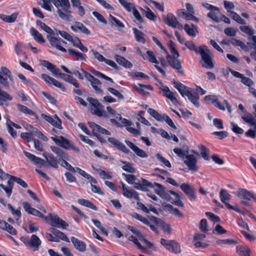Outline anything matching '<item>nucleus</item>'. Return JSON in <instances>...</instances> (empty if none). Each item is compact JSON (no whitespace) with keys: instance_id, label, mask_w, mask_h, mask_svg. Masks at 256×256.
Here are the masks:
<instances>
[{"instance_id":"nucleus-27","label":"nucleus","mask_w":256,"mask_h":256,"mask_svg":"<svg viewBox=\"0 0 256 256\" xmlns=\"http://www.w3.org/2000/svg\"><path fill=\"white\" fill-rule=\"evenodd\" d=\"M30 34L33 36L34 38L39 43H44L46 40L42 36L34 27L30 29Z\"/></svg>"},{"instance_id":"nucleus-9","label":"nucleus","mask_w":256,"mask_h":256,"mask_svg":"<svg viewBox=\"0 0 256 256\" xmlns=\"http://www.w3.org/2000/svg\"><path fill=\"white\" fill-rule=\"evenodd\" d=\"M46 38L48 40L52 46L56 48L57 50H58L64 52H67V50L61 46L62 42V39L61 38H58L50 35H47Z\"/></svg>"},{"instance_id":"nucleus-43","label":"nucleus","mask_w":256,"mask_h":256,"mask_svg":"<svg viewBox=\"0 0 256 256\" xmlns=\"http://www.w3.org/2000/svg\"><path fill=\"white\" fill-rule=\"evenodd\" d=\"M162 206L167 208L168 210L170 212L171 214L178 216L179 217H182L183 215L180 213V211L177 208H174L171 204L164 203Z\"/></svg>"},{"instance_id":"nucleus-35","label":"nucleus","mask_w":256,"mask_h":256,"mask_svg":"<svg viewBox=\"0 0 256 256\" xmlns=\"http://www.w3.org/2000/svg\"><path fill=\"white\" fill-rule=\"evenodd\" d=\"M208 16L213 20L218 22L220 20V13L218 8H216L214 10L210 11L207 14Z\"/></svg>"},{"instance_id":"nucleus-36","label":"nucleus","mask_w":256,"mask_h":256,"mask_svg":"<svg viewBox=\"0 0 256 256\" xmlns=\"http://www.w3.org/2000/svg\"><path fill=\"white\" fill-rule=\"evenodd\" d=\"M18 110L21 112L25 114L33 116L35 117L36 120H38V116L37 114L34 112L27 108L26 106H24L22 104H18Z\"/></svg>"},{"instance_id":"nucleus-13","label":"nucleus","mask_w":256,"mask_h":256,"mask_svg":"<svg viewBox=\"0 0 256 256\" xmlns=\"http://www.w3.org/2000/svg\"><path fill=\"white\" fill-rule=\"evenodd\" d=\"M172 83L174 87L178 90L181 96L184 98L187 95V92L192 90V88L186 86L180 82L176 81L174 79H173Z\"/></svg>"},{"instance_id":"nucleus-22","label":"nucleus","mask_w":256,"mask_h":256,"mask_svg":"<svg viewBox=\"0 0 256 256\" xmlns=\"http://www.w3.org/2000/svg\"><path fill=\"white\" fill-rule=\"evenodd\" d=\"M24 153L25 156L34 164H39L40 166H43L44 164V160L43 159L37 157L31 153L26 151H24Z\"/></svg>"},{"instance_id":"nucleus-34","label":"nucleus","mask_w":256,"mask_h":256,"mask_svg":"<svg viewBox=\"0 0 256 256\" xmlns=\"http://www.w3.org/2000/svg\"><path fill=\"white\" fill-rule=\"evenodd\" d=\"M132 30L136 40L142 44L146 43V40L144 37V34L136 28H132Z\"/></svg>"},{"instance_id":"nucleus-39","label":"nucleus","mask_w":256,"mask_h":256,"mask_svg":"<svg viewBox=\"0 0 256 256\" xmlns=\"http://www.w3.org/2000/svg\"><path fill=\"white\" fill-rule=\"evenodd\" d=\"M90 84L96 94H102L103 91L98 87L102 84L100 81L94 77L90 82Z\"/></svg>"},{"instance_id":"nucleus-45","label":"nucleus","mask_w":256,"mask_h":256,"mask_svg":"<svg viewBox=\"0 0 256 256\" xmlns=\"http://www.w3.org/2000/svg\"><path fill=\"white\" fill-rule=\"evenodd\" d=\"M148 112L156 120L160 122H163L162 116L163 114H159L156 110L152 108L148 109Z\"/></svg>"},{"instance_id":"nucleus-12","label":"nucleus","mask_w":256,"mask_h":256,"mask_svg":"<svg viewBox=\"0 0 256 256\" xmlns=\"http://www.w3.org/2000/svg\"><path fill=\"white\" fill-rule=\"evenodd\" d=\"M108 140L119 150L126 154H128L130 152V150L126 147V146L118 140L114 138H108Z\"/></svg>"},{"instance_id":"nucleus-29","label":"nucleus","mask_w":256,"mask_h":256,"mask_svg":"<svg viewBox=\"0 0 256 256\" xmlns=\"http://www.w3.org/2000/svg\"><path fill=\"white\" fill-rule=\"evenodd\" d=\"M122 194L127 198H134L136 200H140L138 193L134 190H130L127 187L122 190Z\"/></svg>"},{"instance_id":"nucleus-28","label":"nucleus","mask_w":256,"mask_h":256,"mask_svg":"<svg viewBox=\"0 0 256 256\" xmlns=\"http://www.w3.org/2000/svg\"><path fill=\"white\" fill-rule=\"evenodd\" d=\"M204 100L207 102L211 101L216 107L220 110H224V106L220 104L216 96L212 95L206 96L204 97Z\"/></svg>"},{"instance_id":"nucleus-54","label":"nucleus","mask_w":256,"mask_h":256,"mask_svg":"<svg viewBox=\"0 0 256 256\" xmlns=\"http://www.w3.org/2000/svg\"><path fill=\"white\" fill-rule=\"evenodd\" d=\"M133 86H134V88H135V90H136L142 96L149 95L150 93L144 90V88L143 87V84H138L137 85L134 84Z\"/></svg>"},{"instance_id":"nucleus-11","label":"nucleus","mask_w":256,"mask_h":256,"mask_svg":"<svg viewBox=\"0 0 256 256\" xmlns=\"http://www.w3.org/2000/svg\"><path fill=\"white\" fill-rule=\"evenodd\" d=\"M236 196L241 199L246 200H250L253 198L256 201V196L250 192V191L244 188H240L236 192Z\"/></svg>"},{"instance_id":"nucleus-18","label":"nucleus","mask_w":256,"mask_h":256,"mask_svg":"<svg viewBox=\"0 0 256 256\" xmlns=\"http://www.w3.org/2000/svg\"><path fill=\"white\" fill-rule=\"evenodd\" d=\"M162 86L163 88L161 90L163 92L164 96L168 98L172 103L179 104L178 100L174 96V92L170 91L168 86L162 85Z\"/></svg>"},{"instance_id":"nucleus-42","label":"nucleus","mask_w":256,"mask_h":256,"mask_svg":"<svg viewBox=\"0 0 256 256\" xmlns=\"http://www.w3.org/2000/svg\"><path fill=\"white\" fill-rule=\"evenodd\" d=\"M134 234L138 237V239L142 242H144L149 248H152L154 247V244L146 239L140 230H138Z\"/></svg>"},{"instance_id":"nucleus-63","label":"nucleus","mask_w":256,"mask_h":256,"mask_svg":"<svg viewBox=\"0 0 256 256\" xmlns=\"http://www.w3.org/2000/svg\"><path fill=\"white\" fill-rule=\"evenodd\" d=\"M201 155L205 160H209V150L204 145L200 146Z\"/></svg>"},{"instance_id":"nucleus-51","label":"nucleus","mask_w":256,"mask_h":256,"mask_svg":"<svg viewBox=\"0 0 256 256\" xmlns=\"http://www.w3.org/2000/svg\"><path fill=\"white\" fill-rule=\"evenodd\" d=\"M92 73L94 74V76L98 78H102L107 81H109L112 83L114 82V81L112 78H109L107 76H106L104 75V74H102L100 72H98L96 70H94L91 71Z\"/></svg>"},{"instance_id":"nucleus-47","label":"nucleus","mask_w":256,"mask_h":256,"mask_svg":"<svg viewBox=\"0 0 256 256\" xmlns=\"http://www.w3.org/2000/svg\"><path fill=\"white\" fill-rule=\"evenodd\" d=\"M242 118L246 123L248 124L250 126L253 125L256 120L252 114L248 112H246Z\"/></svg>"},{"instance_id":"nucleus-55","label":"nucleus","mask_w":256,"mask_h":256,"mask_svg":"<svg viewBox=\"0 0 256 256\" xmlns=\"http://www.w3.org/2000/svg\"><path fill=\"white\" fill-rule=\"evenodd\" d=\"M86 100L88 102L91 104L92 106H93L94 108H98L102 107V106L100 103V102L96 99L88 97L86 98Z\"/></svg>"},{"instance_id":"nucleus-57","label":"nucleus","mask_w":256,"mask_h":256,"mask_svg":"<svg viewBox=\"0 0 256 256\" xmlns=\"http://www.w3.org/2000/svg\"><path fill=\"white\" fill-rule=\"evenodd\" d=\"M97 171L99 172L100 176L102 179L110 180L112 178V176L110 172H106L101 169H97Z\"/></svg>"},{"instance_id":"nucleus-32","label":"nucleus","mask_w":256,"mask_h":256,"mask_svg":"<svg viewBox=\"0 0 256 256\" xmlns=\"http://www.w3.org/2000/svg\"><path fill=\"white\" fill-rule=\"evenodd\" d=\"M36 24L42 30L46 32L48 34V35L55 36L54 32L50 27L46 25L45 23L40 20H37Z\"/></svg>"},{"instance_id":"nucleus-59","label":"nucleus","mask_w":256,"mask_h":256,"mask_svg":"<svg viewBox=\"0 0 256 256\" xmlns=\"http://www.w3.org/2000/svg\"><path fill=\"white\" fill-rule=\"evenodd\" d=\"M205 214L209 220L214 222H220V218L211 212H206Z\"/></svg>"},{"instance_id":"nucleus-53","label":"nucleus","mask_w":256,"mask_h":256,"mask_svg":"<svg viewBox=\"0 0 256 256\" xmlns=\"http://www.w3.org/2000/svg\"><path fill=\"white\" fill-rule=\"evenodd\" d=\"M184 45L190 50H194L196 54H198L199 46L196 48L192 41H187L184 43Z\"/></svg>"},{"instance_id":"nucleus-5","label":"nucleus","mask_w":256,"mask_h":256,"mask_svg":"<svg viewBox=\"0 0 256 256\" xmlns=\"http://www.w3.org/2000/svg\"><path fill=\"white\" fill-rule=\"evenodd\" d=\"M160 244L168 251L177 254L181 252L180 246L174 240H167L163 238L160 240Z\"/></svg>"},{"instance_id":"nucleus-61","label":"nucleus","mask_w":256,"mask_h":256,"mask_svg":"<svg viewBox=\"0 0 256 256\" xmlns=\"http://www.w3.org/2000/svg\"><path fill=\"white\" fill-rule=\"evenodd\" d=\"M173 150L176 154L180 158L182 159L184 158L187 154L188 153V150H182L180 148H175Z\"/></svg>"},{"instance_id":"nucleus-40","label":"nucleus","mask_w":256,"mask_h":256,"mask_svg":"<svg viewBox=\"0 0 256 256\" xmlns=\"http://www.w3.org/2000/svg\"><path fill=\"white\" fill-rule=\"evenodd\" d=\"M78 203L82 206L90 208L94 210H98V208L88 200L78 199Z\"/></svg>"},{"instance_id":"nucleus-20","label":"nucleus","mask_w":256,"mask_h":256,"mask_svg":"<svg viewBox=\"0 0 256 256\" xmlns=\"http://www.w3.org/2000/svg\"><path fill=\"white\" fill-rule=\"evenodd\" d=\"M42 156L46 158V162L48 163L49 166L54 168H58V160L52 154H49L48 152H44Z\"/></svg>"},{"instance_id":"nucleus-17","label":"nucleus","mask_w":256,"mask_h":256,"mask_svg":"<svg viewBox=\"0 0 256 256\" xmlns=\"http://www.w3.org/2000/svg\"><path fill=\"white\" fill-rule=\"evenodd\" d=\"M70 240L74 248L80 252H84L86 250V244L83 241L78 238L72 236Z\"/></svg>"},{"instance_id":"nucleus-31","label":"nucleus","mask_w":256,"mask_h":256,"mask_svg":"<svg viewBox=\"0 0 256 256\" xmlns=\"http://www.w3.org/2000/svg\"><path fill=\"white\" fill-rule=\"evenodd\" d=\"M119 162L124 164L122 166V168L124 170L132 174L136 172V168L132 166V164L122 160H120Z\"/></svg>"},{"instance_id":"nucleus-1","label":"nucleus","mask_w":256,"mask_h":256,"mask_svg":"<svg viewBox=\"0 0 256 256\" xmlns=\"http://www.w3.org/2000/svg\"><path fill=\"white\" fill-rule=\"evenodd\" d=\"M122 176L125 178L128 183L133 184L136 189L142 191H146L147 188H152L156 186V188L154 189V192L162 198L168 202H171L172 203L177 206H184V204L181 200L182 198L178 192L169 190L161 184L156 182L152 183L143 178H140L138 182H135L136 177L134 175L123 173Z\"/></svg>"},{"instance_id":"nucleus-6","label":"nucleus","mask_w":256,"mask_h":256,"mask_svg":"<svg viewBox=\"0 0 256 256\" xmlns=\"http://www.w3.org/2000/svg\"><path fill=\"white\" fill-rule=\"evenodd\" d=\"M162 18L164 23L173 28L182 29L183 26L180 24L176 18L172 13H168L167 15H162Z\"/></svg>"},{"instance_id":"nucleus-58","label":"nucleus","mask_w":256,"mask_h":256,"mask_svg":"<svg viewBox=\"0 0 256 256\" xmlns=\"http://www.w3.org/2000/svg\"><path fill=\"white\" fill-rule=\"evenodd\" d=\"M108 90L114 96H116L119 100H124V96L118 90L114 88H108Z\"/></svg>"},{"instance_id":"nucleus-48","label":"nucleus","mask_w":256,"mask_h":256,"mask_svg":"<svg viewBox=\"0 0 256 256\" xmlns=\"http://www.w3.org/2000/svg\"><path fill=\"white\" fill-rule=\"evenodd\" d=\"M50 124L55 128H56L60 130L62 129V121L56 114L54 115V117L52 118Z\"/></svg>"},{"instance_id":"nucleus-23","label":"nucleus","mask_w":256,"mask_h":256,"mask_svg":"<svg viewBox=\"0 0 256 256\" xmlns=\"http://www.w3.org/2000/svg\"><path fill=\"white\" fill-rule=\"evenodd\" d=\"M114 58L118 64L122 65L124 68H130L132 67V64L122 56L116 54Z\"/></svg>"},{"instance_id":"nucleus-25","label":"nucleus","mask_w":256,"mask_h":256,"mask_svg":"<svg viewBox=\"0 0 256 256\" xmlns=\"http://www.w3.org/2000/svg\"><path fill=\"white\" fill-rule=\"evenodd\" d=\"M50 230L59 240H61L67 242H70L68 238L64 232L54 228H50Z\"/></svg>"},{"instance_id":"nucleus-33","label":"nucleus","mask_w":256,"mask_h":256,"mask_svg":"<svg viewBox=\"0 0 256 256\" xmlns=\"http://www.w3.org/2000/svg\"><path fill=\"white\" fill-rule=\"evenodd\" d=\"M42 64L54 75H56L58 71H60V70L54 64L50 63L48 60H42Z\"/></svg>"},{"instance_id":"nucleus-3","label":"nucleus","mask_w":256,"mask_h":256,"mask_svg":"<svg viewBox=\"0 0 256 256\" xmlns=\"http://www.w3.org/2000/svg\"><path fill=\"white\" fill-rule=\"evenodd\" d=\"M20 240L25 246L31 249L34 252L38 250L42 244V241L36 234H32L30 238L24 236L20 238Z\"/></svg>"},{"instance_id":"nucleus-21","label":"nucleus","mask_w":256,"mask_h":256,"mask_svg":"<svg viewBox=\"0 0 256 256\" xmlns=\"http://www.w3.org/2000/svg\"><path fill=\"white\" fill-rule=\"evenodd\" d=\"M230 44L238 46L244 51L247 52L248 50V47L244 44V42L239 40H236L235 38H231L228 40H225V45L230 46Z\"/></svg>"},{"instance_id":"nucleus-19","label":"nucleus","mask_w":256,"mask_h":256,"mask_svg":"<svg viewBox=\"0 0 256 256\" xmlns=\"http://www.w3.org/2000/svg\"><path fill=\"white\" fill-rule=\"evenodd\" d=\"M186 96L194 106L197 108L199 107L200 103L198 102L200 98L199 94L194 90L192 89L190 92H187Z\"/></svg>"},{"instance_id":"nucleus-16","label":"nucleus","mask_w":256,"mask_h":256,"mask_svg":"<svg viewBox=\"0 0 256 256\" xmlns=\"http://www.w3.org/2000/svg\"><path fill=\"white\" fill-rule=\"evenodd\" d=\"M51 139L57 144L60 146L66 149L70 150V146L71 143L66 138L63 136H60L59 138L55 137H51Z\"/></svg>"},{"instance_id":"nucleus-7","label":"nucleus","mask_w":256,"mask_h":256,"mask_svg":"<svg viewBox=\"0 0 256 256\" xmlns=\"http://www.w3.org/2000/svg\"><path fill=\"white\" fill-rule=\"evenodd\" d=\"M178 58H172V56L170 54H168L166 57V59L170 65L174 69L176 70L178 73L184 75V72L182 69L181 62Z\"/></svg>"},{"instance_id":"nucleus-62","label":"nucleus","mask_w":256,"mask_h":256,"mask_svg":"<svg viewBox=\"0 0 256 256\" xmlns=\"http://www.w3.org/2000/svg\"><path fill=\"white\" fill-rule=\"evenodd\" d=\"M10 178L16 182L17 184H19L22 187H23L24 188H28V186L27 184L24 180H22V178H18V177H16V176H10Z\"/></svg>"},{"instance_id":"nucleus-8","label":"nucleus","mask_w":256,"mask_h":256,"mask_svg":"<svg viewBox=\"0 0 256 256\" xmlns=\"http://www.w3.org/2000/svg\"><path fill=\"white\" fill-rule=\"evenodd\" d=\"M185 160L184 162L190 170L196 172L198 168L196 166L197 160L196 157L192 154H187L185 156Z\"/></svg>"},{"instance_id":"nucleus-44","label":"nucleus","mask_w":256,"mask_h":256,"mask_svg":"<svg viewBox=\"0 0 256 256\" xmlns=\"http://www.w3.org/2000/svg\"><path fill=\"white\" fill-rule=\"evenodd\" d=\"M118 0L121 5L128 12H133L134 9L136 8L134 4L128 2L126 0Z\"/></svg>"},{"instance_id":"nucleus-60","label":"nucleus","mask_w":256,"mask_h":256,"mask_svg":"<svg viewBox=\"0 0 256 256\" xmlns=\"http://www.w3.org/2000/svg\"><path fill=\"white\" fill-rule=\"evenodd\" d=\"M146 54H147V56H146V58H148L150 62H151L152 63H154L156 64H158V62L156 60L154 53L152 51L147 50Z\"/></svg>"},{"instance_id":"nucleus-4","label":"nucleus","mask_w":256,"mask_h":256,"mask_svg":"<svg viewBox=\"0 0 256 256\" xmlns=\"http://www.w3.org/2000/svg\"><path fill=\"white\" fill-rule=\"evenodd\" d=\"M90 128L92 129L94 136H96L98 140L101 143H106V140L103 138L102 136L98 134L100 133L106 136L111 135V133L106 129L102 128L101 126L96 124L94 122H88Z\"/></svg>"},{"instance_id":"nucleus-2","label":"nucleus","mask_w":256,"mask_h":256,"mask_svg":"<svg viewBox=\"0 0 256 256\" xmlns=\"http://www.w3.org/2000/svg\"><path fill=\"white\" fill-rule=\"evenodd\" d=\"M198 54L202 57L203 62L202 66L209 69L212 68L214 67V64L212 62V53L206 46H200Z\"/></svg>"},{"instance_id":"nucleus-52","label":"nucleus","mask_w":256,"mask_h":256,"mask_svg":"<svg viewBox=\"0 0 256 256\" xmlns=\"http://www.w3.org/2000/svg\"><path fill=\"white\" fill-rule=\"evenodd\" d=\"M12 97L6 92L0 88V100L6 102L7 100H12Z\"/></svg>"},{"instance_id":"nucleus-26","label":"nucleus","mask_w":256,"mask_h":256,"mask_svg":"<svg viewBox=\"0 0 256 256\" xmlns=\"http://www.w3.org/2000/svg\"><path fill=\"white\" fill-rule=\"evenodd\" d=\"M68 52L70 55L75 57L76 60L86 61V55L72 48H68Z\"/></svg>"},{"instance_id":"nucleus-49","label":"nucleus","mask_w":256,"mask_h":256,"mask_svg":"<svg viewBox=\"0 0 256 256\" xmlns=\"http://www.w3.org/2000/svg\"><path fill=\"white\" fill-rule=\"evenodd\" d=\"M228 16L232 18L234 20H236L237 22L241 24H246V22L244 20L241 18V17L234 12H232Z\"/></svg>"},{"instance_id":"nucleus-24","label":"nucleus","mask_w":256,"mask_h":256,"mask_svg":"<svg viewBox=\"0 0 256 256\" xmlns=\"http://www.w3.org/2000/svg\"><path fill=\"white\" fill-rule=\"evenodd\" d=\"M57 13L58 14L60 18L62 20L68 22L70 20V18H72L71 15L72 12L70 10H62L58 8L57 10Z\"/></svg>"},{"instance_id":"nucleus-38","label":"nucleus","mask_w":256,"mask_h":256,"mask_svg":"<svg viewBox=\"0 0 256 256\" xmlns=\"http://www.w3.org/2000/svg\"><path fill=\"white\" fill-rule=\"evenodd\" d=\"M18 15L17 13H13L10 16L0 14V18L6 22L12 23L16 20Z\"/></svg>"},{"instance_id":"nucleus-46","label":"nucleus","mask_w":256,"mask_h":256,"mask_svg":"<svg viewBox=\"0 0 256 256\" xmlns=\"http://www.w3.org/2000/svg\"><path fill=\"white\" fill-rule=\"evenodd\" d=\"M178 14L180 16L184 18H185L187 20H198V18L196 17H195L193 15V14H192L191 13L188 14L185 11H184V10H178Z\"/></svg>"},{"instance_id":"nucleus-15","label":"nucleus","mask_w":256,"mask_h":256,"mask_svg":"<svg viewBox=\"0 0 256 256\" xmlns=\"http://www.w3.org/2000/svg\"><path fill=\"white\" fill-rule=\"evenodd\" d=\"M56 76H58L65 82L72 84L76 88H78L80 86L77 80L70 75L62 73L60 71H58Z\"/></svg>"},{"instance_id":"nucleus-64","label":"nucleus","mask_w":256,"mask_h":256,"mask_svg":"<svg viewBox=\"0 0 256 256\" xmlns=\"http://www.w3.org/2000/svg\"><path fill=\"white\" fill-rule=\"evenodd\" d=\"M240 30L246 34L248 36H252L254 34L253 30L248 26H240Z\"/></svg>"},{"instance_id":"nucleus-10","label":"nucleus","mask_w":256,"mask_h":256,"mask_svg":"<svg viewBox=\"0 0 256 256\" xmlns=\"http://www.w3.org/2000/svg\"><path fill=\"white\" fill-rule=\"evenodd\" d=\"M182 190L188 196L190 200H194L196 196L194 188L188 184H182L180 186Z\"/></svg>"},{"instance_id":"nucleus-30","label":"nucleus","mask_w":256,"mask_h":256,"mask_svg":"<svg viewBox=\"0 0 256 256\" xmlns=\"http://www.w3.org/2000/svg\"><path fill=\"white\" fill-rule=\"evenodd\" d=\"M186 34L192 37H195L196 34L198 32L196 26L194 24H192V26L188 24H185L183 28Z\"/></svg>"},{"instance_id":"nucleus-41","label":"nucleus","mask_w":256,"mask_h":256,"mask_svg":"<svg viewBox=\"0 0 256 256\" xmlns=\"http://www.w3.org/2000/svg\"><path fill=\"white\" fill-rule=\"evenodd\" d=\"M236 250V252L241 256H250V249L245 246H238Z\"/></svg>"},{"instance_id":"nucleus-50","label":"nucleus","mask_w":256,"mask_h":256,"mask_svg":"<svg viewBox=\"0 0 256 256\" xmlns=\"http://www.w3.org/2000/svg\"><path fill=\"white\" fill-rule=\"evenodd\" d=\"M8 208L11 211L12 214L16 217V220H18L21 218V212L20 210V208L15 210L12 206L8 204H7Z\"/></svg>"},{"instance_id":"nucleus-14","label":"nucleus","mask_w":256,"mask_h":256,"mask_svg":"<svg viewBox=\"0 0 256 256\" xmlns=\"http://www.w3.org/2000/svg\"><path fill=\"white\" fill-rule=\"evenodd\" d=\"M22 206L24 210L28 214H32L34 216H37L40 218H44V215L39 210L34 208L31 207L30 204L26 202H22Z\"/></svg>"},{"instance_id":"nucleus-37","label":"nucleus","mask_w":256,"mask_h":256,"mask_svg":"<svg viewBox=\"0 0 256 256\" xmlns=\"http://www.w3.org/2000/svg\"><path fill=\"white\" fill-rule=\"evenodd\" d=\"M140 10L142 13L150 20L156 21V15L152 11V10L148 6L146 7V10L140 8Z\"/></svg>"},{"instance_id":"nucleus-56","label":"nucleus","mask_w":256,"mask_h":256,"mask_svg":"<svg viewBox=\"0 0 256 256\" xmlns=\"http://www.w3.org/2000/svg\"><path fill=\"white\" fill-rule=\"evenodd\" d=\"M156 156L160 162L162 163L166 166L171 168V164L170 162L163 157L161 154L158 153L156 154Z\"/></svg>"}]
</instances>
